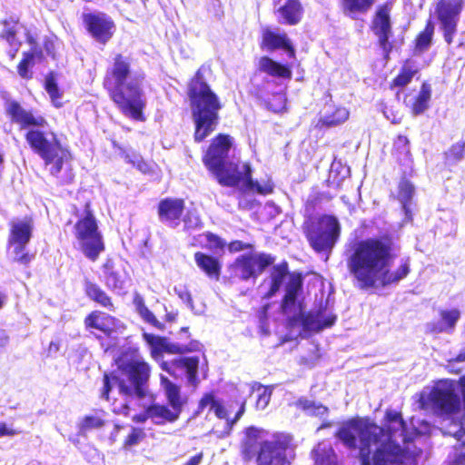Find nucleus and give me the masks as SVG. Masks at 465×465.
<instances>
[{
    "label": "nucleus",
    "mask_w": 465,
    "mask_h": 465,
    "mask_svg": "<svg viewBox=\"0 0 465 465\" xmlns=\"http://www.w3.org/2000/svg\"><path fill=\"white\" fill-rule=\"evenodd\" d=\"M104 269L107 287L116 292L123 291L127 278L125 272L115 268L109 262L104 265Z\"/></svg>",
    "instance_id": "obj_31"
},
{
    "label": "nucleus",
    "mask_w": 465,
    "mask_h": 465,
    "mask_svg": "<svg viewBox=\"0 0 465 465\" xmlns=\"http://www.w3.org/2000/svg\"><path fill=\"white\" fill-rule=\"evenodd\" d=\"M345 10L352 14L366 13L376 0H343Z\"/></svg>",
    "instance_id": "obj_44"
},
{
    "label": "nucleus",
    "mask_w": 465,
    "mask_h": 465,
    "mask_svg": "<svg viewBox=\"0 0 465 465\" xmlns=\"http://www.w3.org/2000/svg\"><path fill=\"white\" fill-rule=\"evenodd\" d=\"M74 235L85 257L93 262L96 261L104 250V243L96 219L89 210V204L85 205L84 215L74 225Z\"/></svg>",
    "instance_id": "obj_11"
},
{
    "label": "nucleus",
    "mask_w": 465,
    "mask_h": 465,
    "mask_svg": "<svg viewBox=\"0 0 465 465\" xmlns=\"http://www.w3.org/2000/svg\"><path fill=\"white\" fill-rule=\"evenodd\" d=\"M117 374H104L101 397L110 401L115 391L123 398H114L112 410L120 415H128L134 399H143L148 392L151 367L142 357L123 358L117 361Z\"/></svg>",
    "instance_id": "obj_5"
},
{
    "label": "nucleus",
    "mask_w": 465,
    "mask_h": 465,
    "mask_svg": "<svg viewBox=\"0 0 465 465\" xmlns=\"http://www.w3.org/2000/svg\"><path fill=\"white\" fill-rule=\"evenodd\" d=\"M340 232L338 220L331 215H323L308 225L306 236L314 251L329 253L334 247Z\"/></svg>",
    "instance_id": "obj_12"
},
{
    "label": "nucleus",
    "mask_w": 465,
    "mask_h": 465,
    "mask_svg": "<svg viewBox=\"0 0 465 465\" xmlns=\"http://www.w3.org/2000/svg\"><path fill=\"white\" fill-rule=\"evenodd\" d=\"M232 144L229 135L219 134L213 140L203 163L209 171L214 175L218 183L223 186H235L242 182L250 190H256L262 194L272 192V186L266 184L261 186L251 178V167L246 163L229 159V152Z\"/></svg>",
    "instance_id": "obj_6"
},
{
    "label": "nucleus",
    "mask_w": 465,
    "mask_h": 465,
    "mask_svg": "<svg viewBox=\"0 0 465 465\" xmlns=\"http://www.w3.org/2000/svg\"><path fill=\"white\" fill-rule=\"evenodd\" d=\"M4 303H5V295L0 293V308L3 307Z\"/></svg>",
    "instance_id": "obj_62"
},
{
    "label": "nucleus",
    "mask_w": 465,
    "mask_h": 465,
    "mask_svg": "<svg viewBox=\"0 0 465 465\" xmlns=\"http://www.w3.org/2000/svg\"><path fill=\"white\" fill-rule=\"evenodd\" d=\"M10 227L9 243L14 248V259L22 264H27L32 256L25 250L32 236V221L26 218L16 219L11 222Z\"/></svg>",
    "instance_id": "obj_15"
},
{
    "label": "nucleus",
    "mask_w": 465,
    "mask_h": 465,
    "mask_svg": "<svg viewBox=\"0 0 465 465\" xmlns=\"http://www.w3.org/2000/svg\"><path fill=\"white\" fill-rule=\"evenodd\" d=\"M143 337L150 347L152 358L155 361H160L163 352L183 354L187 351H197L199 349V343L197 341L187 346L179 343H173L167 338L156 336L151 333L144 332Z\"/></svg>",
    "instance_id": "obj_17"
},
{
    "label": "nucleus",
    "mask_w": 465,
    "mask_h": 465,
    "mask_svg": "<svg viewBox=\"0 0 465 465\" xmlns=\"http://www.w3.org/2000/svg\"><path fill=\"white\" fill-rule=\"evenodd\" d=\"M465 143L458 142L446 153V159L450 163H456L464 157Z\"/></svg>",
    "instance_id": "obj_47"
},
{
    "label": "nucleus",
    "mask_w": 465,
    "mask_h": 465,
    "mask_svg": "<svg viewBox=\"0 0 465 465\" xmlns=\"http://www.w3.org/2000/svg\"><path fill=\"white\" fill-rule=\"evenodd\" d=\"M134 303L140 316L148 323L161 329L162 323L156 319L153 313L146 307L143 299L140 295H136Z\"/></svg>",
    "instance_id": "obj_42"
},
{
    "label": "nucleus",
    "mask_w": 465,
    "mask_h": 465,
    "mask_svg": "<svg viewBox=\"0 0 465 465\" xmlns=\"http://www.w3.org/2000/svg\"><path fill=\"white\" fill-rule=\"evenodd\" d=\"M3 30L0 34V36L6 40V42L10 45V46L14 47L15 51H17L20 43L16 39L17 33V22L11 20H5L3 22Z\"/></svg>",
    "instance_id": "obj_40"
},
{
    "label": "nucleus",
    "mask_w": 465,
    "mask_h": 465,
    "mask_svg": "<svg viewBox=\"0 0 465 465\" xmlns=\"http://www.w3.org/2000/svg\"><path fill=\"white\" fill-rule=\"evenodd\" d=\"M143 79V74L131 70L130 58L123 54L115 55L104 79V88L123 114L141 122L145 120Z\"/></svg>",
    "instance_id": "obj_4"
},
{
    "label": "nucleus",
    "mask_w": 465,
    "mask_h": 465,
    "mask_svg": "<svg viewBox=\"0 0 465 465\" xmlns=\"http://www.w3.org/2000/svg\"><path fill=\"white\" fill-rule=\"evenodd\" d=\"M438 319L426 324V332L431 334L447 333L451 334L460 319L461 312L457 308L439 309Z\"/></svg>",
    "instance_id": "obj_21"
},
{
    "label": "nucleus",
    "mask_w": 465,
    "mask_h": 465,
    "mask_svg": "<svg viewBox=\"0 0 465 465\" xmlns=\"http://www.w3.org/2000/svg\"><path fill=\"white\" fill-rule=\"evenodd\" d=\"M348 118L349 111L344 107H337L326 110L320 122L322 125L332 127L344 123Z\"/></svg>",
    "instance_id": "obj_33"
},
{
    "label": "nucleus",
    "mask_w": 465,
    "mask_h": 465,
    "mask_svg": "<svg viewBox=\"0 0 465 465\" xmlns=\"http://www.w3.org/2000/svg\"><path fill=\"white\" fill-rule=\"evenodd\" d=\"M16 431L13 429L7 428L5 423H0V437L3 436H14Z\"/></svg>",
    "instance_id": "obj_57"
},
{
    "label": "nucleus",
    "mask_w": 465,
    "mask_h": 465,
    "mask_svg": "<svg viewBox=\"0 0 465 465\" xmlns=\"http://www.w3.org/2000/svg\"><path fill=\"white\" fill-rule=\"evenodd\" d=\"M273 5L280 24L294 25L302 20L303 9L299 0H273Z\"/></svg>",
    "instance_id": "obj_22"
},
{
    "label": "nucleus",
    "mask_w": 465,
    "mask_h": 465,
    "mask_svg": "<svg viewBox=\"0 0 465 465\" xmlns=\"http://www.w3.org/2000/svg\"><path fill=\"white\" fill-rule=\"evenodd\" d=\"M256 95L266 104L267 108L274 113L282 112L285 108L286 97L282 93H275L272 97H268L262 91L257 90Z\"/></svg>",
    "instance_id": "obj_35"
},
{
    "label": "nucleus",
    "mask_w": 465,
    "mask_h": 465,
    "mask_svg": "<svg viewBox=\"0 0 465 465\" xmlns=\"http://www.w3.org/2000/svg\"><path fill=\"white\" fill-rule=\"evenodd\" d=\"M104 425V420L99 415H90L84 418L81 423V430L99 429Z\"/></svg>",
    "instance_id": "obj_49"
},
{
    "label": "nucleus",
    "mask_w": 465,
    "mask_h": 465,
    "mask_svg": "<svg viewBox=\"0 0 465 465\" xmlns=\"http://www.w3.org/2000/svg\"><path fill=\"white\" fill-rule=\"evenodd\" d=\"M86 328H94L110 336L117 328L119 322L113 316L101 312H93L84 320Z\"/></svg>",
    "instance_id": "obj_25"
},
{
    "label": "nucleus",
    "mask_w": 465,
    "mask_h": 465,
    "mask_svg": "<svg viewBox=\"0 0 465 465\" xmlns=\"http://www.w3.org/2000/svg\"><path fill=\"white\" fill-rule=\"evenodd\" d=\"M335 437L349 450H358L361 465H416L420 450L401 413L388 411L382 426L368 418L339 423Z\"/></svg>",
    "instance_id": "obj_1"
},
{
    "label": "nucleus",
    "mask_w": 465,
    "mask_h": 465,
    "mask_svg": "<svg viewBox=\"0 0 465 465\" xmlns=\"http://www.w3.org/2000/svg\"><path fill=\"white\" fill-rule=\"evenodd\" d=\"M314 465H339L338 457L329 441L319 442L312 450Z\"/></svg>",
    "instance_id": "obj_26"
},
{
    "label": "nucleus",
    "mask_w": 465,
    "mask_h": 465,
    "mask_svg": "<svg viewBox=\"0 0 465 465\" xmlns=\"http://www.w3.org/2000/svg\"><path fill=\"white\" fill-rule=\"evenodd\" d=\"M294 405L303 411L306 414L315 417H323L328 413V408L323 404L309 400L305 397L299 398Z\"/></svg>",
    "instance_id": "obj_32"
},
{
    "label": "nucleus",
    "mask_w": 465,
    "mask_h": 465,
    "mask_svg": "<svg viewBox=\"0 0 465 465\" xmlns=\"http://www.w3.org/2000/svg\"><path fill=\"white\" fill-rule=\"evenodd\" d=\"M302 284L299 277H289L282 304V312L287 315L292 324L302 325L307 331H320L332 326L337 317L328 307L327 302L308 314L304 313L302 303L299 300Z\"/></svg>",
    "instance_id": "obj_9"
},
{
    "label": "nucleus",
    "mask_w": 465,
    "mask_h": 465,
    "mask_svg": "<svg viewBox=\"0 0 465 465\" xmlns=\"http://www.w3.org/2000/svg\"><path fill=\"white\" fill-rule=\"evenodd\" d=\"M465 361V348L462 349L460 353L449 361L450 364L452 362H464Z\"/></svg>",
    "instance_id": "obj_60"
},
{
    "label": "nucleus",
    "mask_w": 465,
    "mask_h": 465,
    "mask_svg": "<svg viewBox=\"0 0 465 465\" xmlns=\"http://www.w3.org/2000/svg\"><path fill=\"white\" fill-rule=\"evenodd\" d=\"M259 69L270 75L290 77L291 72L283 65L274 62L267 56H263L259 61Z\"/></svg>",
    "instance_id": "obj_34"
},
{
    "label": "nucleus",
    "mask_w": 465,
    "mask_h": 465,
    "mask_svg": "<svg viewBox=\"0 0 465 465\" xmlns=\"http://www.w3.org/2000/svg\"><path fill=\"white\" fill-rule=\"evenodd\" d=\"M463 8V0H438L435 13L443 32V37L448 45L453 41L457 33L460 15Z\"/></svg>",
    "instance_id": "obj_13"
},
{
    "label": "nucleus",
    "mask_w": 465,
    "mask_h": 465,
    "mask_svg": "<svg viewBox=\"0 0 465 465\" xmlns=\"http://www.w3.org/2000/svg\"><path fill=\"white\" fill-rule=\"evenodd\" d=\"M288 268L287 264H281L274 266L271 274V287L267 293L268 297L273 296L282 286L284 279L287 277Z\"/></svg>",
    "instance_id": "obj_37"
},
{
    "label": "nucleus",
    "mask_w": 465,
    "mask_h": 465,
    "mask_svg": "<svg viewBox=\"0 0 465 465\" xmlns=\"http://www.w3.org/2000/svg\"><path fill=\"white\" fill-rule=\"evenodd\" d=\"M43 160L45 166L49 167L50 173L59 178L62 183H69L73 181L74 173L70 168H67L70 153L65 148L56 150Z\"/></svg>",
    "instance_id": "obj_20"
},
{
    "label": "nucleus",
    "mask_w": 465,
    "mask_h": 465,
    "mask_svg": "<svg viewBox=\"0 0 465 465\" xmlns=\"http://www.w3.org/2000/svg\"><path fill=\"white\" fill-rule=\"evenodd\" d=\"M60 350V343L58 341H52L49 344L48 354H55Z\"/></svg>",
    "instance_id": "obj_59"
},
{
    "label": "nucleus",
    "mask_w": 465,
    "mask_h": 465,
    "mask_svg": "<svg viewBox=\"0 0 465 465\" xmlns=\"http://www.w3.org/2000/svg\"><path fill=\"white\" fill-rule=\"evenodd\" d=\"M201 237L205 239L207 246L212 250H222L225 245L220 237L211 232L204 233Z\"/></svg>",
    "instance_id": "obj_52"
},
{
    "label": "nucleus",
    "mask_w": 465,
    "mask_h": 465,
    "mask_svg": "<svg viewBox=\"0 0 465 465\" xmlns=\"http://www.w3.org/2000/svg\"><path fill=\"white\" fill-rule=\"evenodd\" d=\"M173 291L178 295V297L184 303L187 304V306L189 308H191V309L193 308V302L192 295H191L190 292L187 290L186 287H184V286L174 287Z\"/></svg>",
    "instance_id": "obj_53"
},
{
    "label": "nucleus",
    "mask_w": 465,
    "mask_h": 465,
    "mask_svg": "<svg viewBox=\"0 0 465 465\" xmlns=\"http://www.w3.org/2000/svg\"><path fill=\"white\" fill-rule=\"evenodd\" d=\"M161 383L164 389L170 406L180 414L187 402V398L181 394L179 386L175 385L163 375L161 376Z\"/></svg>",
    "instance_id": "obj_27"
},
{
    "label": "nucleus",
    "mask_w": 465,
    "mask_h": 465,
    "mask_svg": "<svg viewBox=\"0 0 465 465\" xmlns=\"http://www.w3.org/2000/svg\"><path fill=\"white\" fill-rule=\"evenodd\" d=\"M199 367L198 357H181L170 362L163 361L162 370L174 377L185 376L190 385L196 387L199 383L197 371Z\"/></svg>",
    "instance_id": "obj_18"
},
{
    "label": "nucleus",
    "mask_w": 465,
    "mask_h": 465,
    "mask_svg": "<svg viewBox=\"0 0 465 465\" xmlns=\"http://www.w3.org/2000/svg\"><path fill=\"white\" fill-rule=\"evenodd\" d=\"M414 186L407 180H402L399 183V200L402 204L406 215H409L411 201L414 195Z\"/></svg>",
    "instance_id": "obj_38"
},
{
    "label": "nucleus",
    "mask_w": 465,
    "mask_h": 465,
    "mask_svg": "<svg viewBox=\"0 0 465 465\" xmlns=\"http://www.w3.org/2000/svg\"><path fill=\"white\" fill-rule=\"evenodd\" d=\"M83 21L88 32L99 43L105 44L114 35V23L104 13L84 14Z\"/></svg>",
    "instance_id": "obj_19"
},
{
    "label": "nucleus",
    "mask_w": 465,
    "mask_h": 465,
    "mask_svg": "<svg viewBox=\"0 0 465 465\" xmlns=\"http://www.w3.org/2000/svg\"><path fill=\"white\" fill-rule=\"evenodd\" d=\"M184 209V202L181 199H165L160 202L158 214L160 221L171 227H177Z\"/></svg>",
    "instance_id": "obj_23"
},
{
    "label": "nucleus",
    "mask_w": 465,
    "mask_h": 465,
    "mask_svg": "<svg viewBox=\"0 0 465 465\" xmlns=\"http://www.w3.org/2000/svg\"><path fill=\"white\" fill-rule=\"evenodd\" d=\"M258 433L255 428L247 430L242 448L245 460L256 456V465H292L295 459V449L290 435L278 433L258 444Z\"/></svg>",
    "instance_id": "obj_10"
},
{
    "label": "nucleus",
    "mask_w": 465,
    "mask_h": 465,
    "mask_svg": "<svg viewBox=\"0 0 465 465\" xmlns=\"http://www.w3.org/2000/svg\"><path fill=\"white\" fill-rule=\"evenodd\" d=\"M250 247H251L250 244L244 243V242H242L241 241H233L228 246L229 251L232 252H240V251L248 249Z\"/></svg>",
    "instance_id": "obj_56"
},
{
    "label": "nucleus",
    "mask_w": 465,
    "mask_h": 465,
    "mask_svg": "<svg viewBox=\"0 0 465 465\" xmlns=\"http://www.w3.org/2000/svg\"><path fill=\"white\" fill-rule=\"evenodd\" d=\"M145 419H147L146 413L143 416H139L137 420L139 421H144Z\"/></svg>",
    "instance_id": "obj_63"
},
{
    "label": "nucleus",
    "mask_w": 465,
    "mask_h": 465,
    "mask_svg": "<svg viewBox=\"0 0 465 465\" xmlns=\"http://www.w3.org/2000/svg\"><path fill=\"white\" fill-rule=\"evenodd\" d=\"M262 44L268 48V49H278L282 48L288 52H290L292 54H293L294 50L292 46V44L290 40L288 39L285 33H276L274 31H272L269 28H265L262 31Z\"/></svg>",
    "instance_id": "obj_28"
},
{
    "label": "nucleus",
    "mask_w": 465,
    "mask_h": 465,
    "mask_svg": "<svg viewBox=\"0 0 465 465\" xmlns=\"http://www.w3.org/2000/svg\"><path fill=\"white\" fill-rule=\"evenodd\" d=\"M184 229L186 231L195 230L202 227V222L195 211H188L183 218Z\"/></svg>",
    "instance_id": "obj_50"
},
{
    "label": "nucleus",
    "mask_w": 465,
    "mask_h": 465,
    "mask_svg": "<svg viewBox=\"0 0 465 465\" xmlns=\"http://www.w3.org/2000/svg\"><path fill=\"white\" fill-rule=\"evenodd\" d=\"M45 90L49 94L52 101L54 103L56 99L60 98L59 89L54 80L52 77H47L45 80Z\"/></svg>",
    "instance_id": "obj_54"
},
{
    "label": "nucleus",
    "mask_w": 465,
    "mask_h": 465,
    "mask_svg": "<svg viewBox=\"0 0 465 465\" xmlns=\"http://www.w3.org/2000/svg\"><path fill=\"white\" fill-rule=\"evenodd\" d=\"M194 261L197 266L212 279H218L221 273V265L219 261L203 252H197L194 253Z\"/></svg>",
    "instance_id": "obj_29"
},
{
    "label": "nucleus",
    "mask_w": 465,
    "mask_h": 465,
    "mask_svg": "<svg viewBox=\"0 0 465 465\" xmlns=\"http://www.w3.org/2000/svg\"><path fill=\"white\" fill-rule=\"evenodd\" d=\"M391 3H385L378 7L372 20L371 29L378 37L379 45L383 52L388 54L392 45L389 39L392 35L391 24Z\"/></svg>",
    "instance_id": "obj_16"
},
{
    "label": "nucleus",
    "mask_w": 465,
    "mask_h": 465,
    "mask_svg": "<svg viewBox=\"0 0 465 465\" xmlns=\"http://www.w3.org/2000/svg\"><path fill=\"white\" fill-rule=\"evenodd\" d=\"M176 315H177L176 313H168V314L166 315V317H167V320H168L169 322H173V321H174V320H175Z\"/></svg>",
    "instance_id": "obj_61"
},
{
    "label": "nucleus",
    "mask_w": 465,
    "mask_h": 465,
    "mask_svg": "<svg viewBox=\"0 0 465 465\" xmlns=\"http://www.w3.org/2000/svg\"><path fill=\"white\" fill-rule=\"evenodd\" d=\"M393 260L392 241L388 236H381L355 242L348 252L346 262L357 286L367 290L397 283L409 274L408 261L391 271Z\"/></svg>",
    "instance_id": "obj_2"
},
{
    "label": "nucleus",
    "mask_w": 465,
    "mask_h": 465,
    "mask_svg": "<svg viewBox=\"0 0 465 465\" xmlns=\"http://www.w3.org/2000/svg\"><path fill=\"white\" fill-rule=\"evenodd\" d=\"M85 292L90 299L94 300L101 306L108 309L113 308L111 298L97 284L86 282Z\"/></svg>",
    "instance_id": "obj_36"
},
{
    "label": "nucleus",
    "mask_w": 465,
    "mask_h": 465,
    "mask_svg": "<svg viewBox=\"0 0 465 465\" xmlns=\"http://www.w3.org/2000/svg\"><path fill=\"white\" fill-rule=\"evenodd\" d=\"M417 71V67L411 62H407L402 66L398 76L393 80V84L400 87L407 85L411 81Z\"/></svg>",
    "instance_id": "obj_43"
},
{
    "label": "nucleus",
    "mask_w": 465,
    "mask_h": 465,
    "mask_svg": "<svg viewBox=\"0 0 465 465\" xmlns=\"http://www.w3.org/2000/svg\"><path fill=\"white\" fill-rule=\"evenodd\" d=\"M430 96H431L430 85L424 83L421 85L419 95L413 104L412 110H413L414 114H420L429 107V102L430 100Z\"/></svg>",
    "instance_id": "obj_41"
},
{
    "label": "nucleus",
    "mask_w": 465,
    "mask_h": 465,
    "mask_svg": "<svg viewBox=\"0 0 465 465\" xmlns=\"http://www.w3.org/2000/svg\"><path fill=\"white\" fill-rule=\"evenodd\" d=\"M394 151L398 153L399 159L406 158L410 155V142L404 135H399L393 144Z\"/></svg>",
    "instance_id": "obj_48"
},
{
    "label": "nucleus",
    "mask_w": 465,
    "mask_h": 465,
    "mask_svg": "<svg viewBox=\"0 0 465 465\" xmlns=\"http://www.w3.org/2000/svg\"><path fill=\"white\" fill-rule=\"evenodd\" d=\"M42 53L39 51H33L25 54L24 59L18 65V73L23 78L28 76V67L33 65L36 58L40 59Z\"/></svg>",
    "instance_id": "obj_45"
},
{
    "label": "nucleus",
    "mask_w": 465,
    "mask_h": 465,
    "mask_svg": "<svg viewBox=\"0 0 465 465\" xmlns=\"http://www.w3.org/2000/svg\"><path fill=\"white\" fill-rule=\"evenodd\" d=\"M5 111L12 121L20 124L21 128H28L25 140L30 148L42 159L63 147L56 134L43 116L24 109L15 101H7Z\"/></svg>",
    "instance_id": "obj_8"
},
{
    "label": "nucleus",
    "mask_w": 465,
    "mask_h": 465,
    "mask_svg": "<svg viewBox=\"0 0 465 465\" xmlns=\"http://www.w3.org/2000/svg\"><path fill=\"white\" fill-rule=\"evenodd\" d=\"M10 337L5 330H0V348H4L8 345Z\"/></svg>",
    "instance_id": "obj_58"
},
{
    "label": "nucleus",
    "mask_w": 465,
    "mask_h": 465,
    "mask_svg": "<svg viewBox=\"0 0 465 465\" xmlns=\"http://www.w3.org/2000/svg\"><path fill=\"white\" fill-rule=\"evenodd\" d=\"M465 401V376L460 381L440 380L432 386L424 387L413 396L416 408L442 418L443 434L453 436L460 445L448 457L446 465H465V420L461 406Z\"/></svg>",
    "instance_id": "obj_3"
},
{
    "label": "nucleus",
    "mask_w": 465,
    "mask_h": 465,
    "mask_svg": "<svg viewBox=\"0 0 465 465\" xmlns=\"http://www.w3.org/2000/svg\"><path fill=\"white\" fill-rule=\"evenodd\" d=\"M205 408H209L210 411H213L214 414L219 419H225L226 425L228 430H231L233 424L237 422V420L242 416L245 411V401L241 403L240 409L237 411L235 418L232 420H230L228 417L227 410L214 399L213 395L206 394L204 395L199 402V410L203 411Z\"/></svg>",
    "instance_id": "obj_24"
},
{
    "label": "nucleus",
    "mask_w": 465,
    "mask_h": 465,
    "mask_svg": "<svg viewBox=\"0 0 465 465\" xmlns=\"http://www.w3.org/2000/svg\"><path fill=\"white\" fill-rule=\"evenodd\" d=\"M203 73L204 68H199L188 86L196 142H202L216 129L223 107L218 95L207 84Z\"/></svg>",
    "instance_id": "obj_7"
},
{
    "label": "nucleus",
    "mask_w": 465,
    "mask_h": 465,
    "mask_svg": "<svg viewBox=\"0 0 465 465\" xmlns=\"http://www.w3.org/2000/svg\"><path fill=\"white\" fill-rule=\"evenodd\" d=\"M273 262L274 258L265 253L242 254L231 265V271L234 277L247 281L257 278Z\"/></svg>",
    "instance_id": "obj_14"
},
{
    "label": "nucleus",
    "mask_w": 465,
    "mask_h": 465,
    "mask_svg": "<svg viewBox=\"0 0 465 465\" xmlns=\"http://www.w3.org/2000/svg\"><path fill=\"white\" fill-rule=\"evenodd\" d=\"M252 391L257 393L256 407L261 410L265 409L270 401L271 392L257 383L252 386Z\"/></svg>",
    "instance_id": "obj_46"
},
{
    "label": "nucleus",
    "mask_w": 465,
    "mask_h": 465,
    "mask_svg": "<svg viewBox=\"0 0 465 465\" xmlns=\"http://www.w3.org/2000/svg\"><path fill=\"white\" fill-rule=\"evenodd\" d=\"M123 157L124 160L133 164L134 166L137 167L140 171L144 172L145 171V163L143 162L141 156L136 153L134 151H124L123 152Z\"/></svg>",
    "instance_id": "obj_51"
},
{
    "label": "nucleus",
    "mask_w": 465,
    "mask_h": 465,
    "mask_svg": "<svg viewBox=\"0 0 465 465\" xmlns=\"http://www.w3.org/2000/svg\"><path fill=\"white\" fill-rule=\"evenodd\" d=\"M143 436L144 433L142 430L134 428L126 439L125 445L134 446L143 440Z\"/></svg>",
    "instance_id": "obj_55"
},
{
    "label": "nucleus",
    "mask_w": 465,
    "mask_h": 465,
    "mask_svg": "<svg viewBox=\"0 0 465 465\" xmlns=\"http://www.w3.org/2000/svg\"><path fill=\"white\" fill-rule=\"evenodd\" d=\"M146 416L155 424H164L175 421L180 414L173 409L170 410L166 406L154 404L147 408Z\"/></svg>",
    "instance_id": "obj_30"
},
{
    "label": "nucleus",
    "mask_w": 465,
    "mask_h": 465,
    "mask_svg": "<svg viewBox=\"0 0 465 465\" xmlns=\"http://www.w3.org/2000/svg\"><path fill=\"white\" fill-rule=\"evenodd\" d=\"M26 465H42V464H41V462L36 461L35 463H29V464H26Z\"/></svg>",
    "instance_id": "obj_64"
},
{
    "label": "nucleus",
    "mask_w": 465,
    "mask_h": 465,
    "mask_svg": "<svg viewBox=\"0 0 465 465\" xmlns=\"http://www.w3.org/2000/svg\"><path fill=\"white\" fill-rule=\"evenodd\" d=\"M433 34L434 25L431 21H428L424 30L416 38L415 51L419 53L427 51L431 45Z\"/></svg>",
    "instance_id": "obj_39"
}]
</instances>
